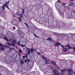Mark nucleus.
Returning a JSON list of instances; mask_svg holds the SVG:
<instances>
[{
	"label": "nucleus",
	"mask_w": 75,
	"mask_h": 75,
	"mask_svg": "<svg viewBox=\"0 0 75 75\" xmlns=\"http://www.w3.org/2000/svg\"><path fill=\"white\" fill-rule=\"evenodd\" d=\"M11 44L8 42H7V44L9 45H10V46H11L12 45V46L13 47H15V44H16V40H13V42H11Z\"/></svg>",
	"instance_id": "nucleus-1"
},
{
	"label": "nucleus",
	"mask_w": 75,
	"mask_h": 75,
	"mask_svg": "<svg viewBox=\"0 0 75 75\" xmlns=\"http://www.w3.org/2000/svg\"><path fill=\"white\" fill-rule=\"evenodd\" d=\"M53 72L54 73V75H59V74L58 73V72L56 70L53 69Z\"/></svg>",
	"instance_id": "nucleus-2"
},
{
	"label": "nucleus",
	"mask_w": 75,
	"mask_h": 75,
	"mask_svg": "<svg viewBox=\"0 0 75 75\" xmlns=\"http://www.w3.org/2000/svg\"><path fill=\"white\" fill-rule=\"evenodd\" d=\"M4 40H5L6 41H11V40H12V39L11 38L9 39H7V38H6V36H5L4 38Z\"/></svg>",
	"instance_id": "nucleus-3"
},
{
	"label": "nucleus",
	"mask_w": 75,
	"mask_h": 75,
	"mask_svg": "<svg viewBox=\"0 0 75 75\" xmlns=\"http://www.w3.org/2000/svg\"><path fill=\"white\" fill-rule=\"evenodd\" d=\"M51 63L52 64L54 65L55 67V66H57V64H56V62H55L54 61H52Z\"/></svg>",
	"instance_id": "nucleus-4"
},
{
	"label": "nucleus",
	"mask_w": 75,
	"mask_h": 75,
	"mask_svg": "<svg viewBox=\"0 0 75 75\" xmlns=\"http://www.w3.org/2000/svg\"><path fill=\"white\" fill-rule=\"evenodd\" d=\"M5 48H9V49H10V50H9V52H10V51H11V50H12L11 49H10V47H9V46L8 45H5Z\"/></svg>",
	"instance_id": "nucleus-5"
},
{
	"label": "nucleus",
	"mask_w": 75,
	"mask_h": 75,
	"mask_svg": "<svg viewBox=\"0 0 75 75\" xmlns=\"http://www.w3.org/2000/svg\"><path fill=\"white\" fill-rule=\"evenodd\" d=\"M74 5V3L73 2H71L69 4L70 6H72Z\"/></svg>",
	"instance_id": "nucleus-6"
},
{
	"label": "nucleus",
	"mask_w": 75,
	"mask_h": 75,
	"mask_svg": "<svg viewBox=\"0 0 75 75\" xmlns=\"http://www.w3.org/2000/svg\"><path fill=\"white\" fill-rule=\"evenodd\" d=\"M60 44H60V43L57 42L55 44V46H59V45H60Z\"/></svg>",
	"instance_id": "nucleus-7"
},
{
	"label": "nucleus",
	"mask_w": 75,
	"mask_h": 75,
	"mask_svg": "<svg viewBox=\"0 0 75 75\" xmlns=\"http://www.w3.org/2000/svg\"><path fill=\"white\" fill-rule=\"evenodd\" d=\"M67 71L71 72H73V71H72V69L71 68L68 69H67Z\"/></svg>",
	"instance_id": "nucleus-8"
},
{
	"label": "nucleus",
	"mask_w": 75,
	"mask_h": 75,
	"mask_svg": "<svg viewBox=\"0 0 75 75\" xmlns=\"http://www.w3.org/2000/svg\"><path fill=\"white\" fill-rule=\"evenodd\" d=\"M65 47H68L69 49H73V48L72 47H71V46L69 45H68L67 46H66Z\"/></svg>",
	"instance_id": "nucleus-9"
},
{
	"label": "nucleus",
	"mask_w": 75,
	"mask_h": 75,
	"mask_svg": "<svg viewBox=\"0 0 75 75\" xmlns=\"http://www.w3.org/2000/svg\"><path fill=\"white\" fill-rule=\"evenodd\" d=\"M27 49L28 50V53L29 54V55H30V52H31L30 51V49L29 48H28Z\"/></svg>",
	"instance_id": "nucleus-10"
},
{
	"label": "nucleus",
	"mask_w": 75,
	"mask_h": 75,
	"mask_svg": "<svg viewBox=\"0 0 75 75\" xmlns=\"http://www.w3.org/2000/svg\"><path fill=\"white\" fill-rule=\"evenodd\" d=\"M61 71L62 72H65V71H67V69H64L61 70Z\"/></svg>",
	"instance_id": "nucleus-11"
},
{
	"label": "nucleus",
	"mask_w": 75,
	"mask_h": 75,
	"mask_svg": "<svg viewBox=\"0 0 75 75\" xmlns=\"http://www.w3.org/2000/svg\"><path fill=\"white\" fill-rule=\"evenodd\" d=\"M63 51L64 52H67L68 51V49L67 48H65L64 49Z\"/></svg>",
	"instance_id": "nucleus-12"
},
{
	"label": "nucleus",
	"mask_w": 75,
	"mask_h": 75,
	"mask_svg": "<svg viewBox=\"0 0 75 75\" xmlns=\"http://www.w3.org/2000/svg\"><path fill=\"white\" fill-rule=\"evenodd\" d=\"M55 66V69L56 70H57V71H59V67H58V66Z\"/></svg>",
	"instance_id": "nucleus-13"
},
{
	"label": "nucleus",
	"mask_w": 75,
	"mask_h": 75,
	"mask_svg": "<svg viewBox=\"0 0 75 75\" xmlns=\"http://www.w3.org/2000/svg\"><path fill=\"white\" fill-rule=\"evenodd\" d=\"M4 35L2 34V33L0 34V38H2V37Z\"/></svg>",
	"instance_id": "nucleus-14"
},
{
	"label": "nucleus",
	"mask_w": 75,
	"mask_h": 75,
	"mask_svg": "<svg viewBox=\"0 0 75 75\" xmlns=\"http://www.w3.org/2000/svg\"><path fill=\"white\" fill-rule=\"evenodd\" d=\"M19 53H22L23 51H22L21 50L19 49Z\"/></svg>",
	"instance_id": "nucleus-15"
},
{
	"label": "nucleus",
	"mask_w": 75,
	"mask_h": 75,
	"mask_svg": "<svg viewBox=\"0 0 75 75\" xmlns=\"http://www.w3.org/2000/svg\"><path fill=\"white\" fill-rule=\"evenodd\" d=\"M67 75H72V74H71V73L68 72L67 73Z\"/></svg>",
	"instance_id": "nucleus-16"
},
{
	"label": "nucleus",
	"mask_w": 75,
	"mask_h": 75,
	"mask_svg": "<svg viewBox=\"0 0 75 75\" xmlns=\"http://www.w3.org/2000/svg\"><path fill=\"white\" fill-rule=\"evenodd\" d=\"M67 75H72V74H71V73L68 72L67 73Z\"/></svg>",
	"instance_id": "nucleus-17"
},
{
	"label": "nucleus",
	"mask_w": 75,
	"mask_h": 75,
	"mask_svg": "<svg viewBox=\"0 0 75 75\" xmlns=\"http://www.w3.org/2000/svg\"><path fill=\"white\" fill-rule=\"evenodd\" d=\"M5 6L4 5H3V6L2 7V8L3 10H5V7H4Z\"/></svg>",
	"instance_id": "nucleus-18"
},
{
	"label": "nucleus",
	"mask_w": 75,
	"mask_h": 75,
	"mask_svg": "<svg viewBox=\"0 0 75 75\" xmlns=\"http://www.w3.org/2000/svg\"><path fill=\"white\" fill-rule=\"evenodd\" d=\"M58 2L59 3H60V4L61 3V2L60 1V0H59L57 1L56 2L55 4H57V3H58Z\"/></svg>",
	"instance_id": "nucleus-19"
},
{
	"label": "nucleus",
	"mask_w": 75,
	"mask_h": 75,
	"mask_svg": "<svg viewBox=\"0 0 75 75\" xmlns=\"http://www.w3.org/2000/svg\"><path fill=\"white\" fill-rule=\"evenodd\" d=\"M0 50H2V51H3L4 50V48L3 47H0Z\"/></svg>",
	"instance_id": "nucleus-20"
},
{
	"label": "nucleus",
	"mask_w": 75,
	"mask_h": 75,
	"mask_svg": "<svg viewBox=\"0 0 75 75\" xmlns=\"http://www.w3.org/2000/svg\"><path fill=\"white\" fill-rule=\"evenodd\" d=\"M59 13H60V14H62V13H64V12L63 11H59Z\"/></svg>",
	"instance_id": "nucleus-21"
},
{
	"label": "nucleus",
	"mask_w": 75,
	"mask_h": 75,
	"mask_svg": "<svg viewBox=\"0 0 75 75\" xmlns=\"http://www.w3.org/2000/svg\"><path fill=\"white\" fill-rule=\"evenodd\" d=\"M21 64H24V62L22 61V60H21Z\"/></svg>",
	"instance_id": "nucleus-22"
},
{
	"label": "nucleus",
	"mask_w": 75,
	"mask_h": 75,
	"mask_svg": "<svg viewBox=\"0 0 75 75\" xmlns=\"http://www.w3.org/2000/svg\"><path fill=\"white\" fill-rule=\"evenodd\" d=\"M26 56H23V58H26V57H27V56H28V54H26Z\"/></svg>",
	"instance_id": "nucleus-23"
},
{
	"label": "nucleus",
	"mask_w": 75,
	"mask_h": 75,
	"mask_svg": "<svg viewBox=\"0 0 75 75\" xmlns=\"http://www.w3.org/2000/svg\"><path fill=\"white\" fill-rule=\"evenodd\" d=\"M18 15H19V13L18 12H17L16 13V16H18Z\"/></svg>",
	"instance_id": "nucleus-24"
},
{
	"label": "nucleus",
	"mask_w": 75,
	"mask_h": 75,
	"mask_svg": "<svg viewBox=\"0 0 75 75\" xmlns=\"http://www.w3.org/2000/svg\"><path fill=\"white\" fill-rule=\"evenodd\" d=\"M20 17L21 18H23V16L22 14H20Z\"/></svg>",
	"instance_id": "nucleus-25"
},
{
	"label": "nucleus",
	"mask_w": 75,
	"mask_h": 75,
	"mask_svg": "<svg viewBox=\"0 0 75 75\" xmlns=\"http://www.w3.org/2000/svg\"><path fill=\"white\" fill-rule=\"evenodd\" d=\"M45 62L46 63V64H49V62H48V61L47 60L45 61Z\"/></svg>",
	"instance_id": "nucleus-26"
},
{
	"label": "nucleus",
	"mask_w": 75,
	"mask_h": 75,
	"mask_svg": "<svg viewBox=\"0 0 75 75\" xmlns=\"http://www.w3.org/2000/svg\"><path fill=\"white\" fill-rule=\"evenodd\" d=\"M24 9H23L22 10V14H24Z\"/></svg>",
	"instance_id": "nucleus-27"
},
{
	"label": "nucleus",
	"mask_w": 75,
	"mask_h": 75,
	"mask_svg": "<svg viewBox=\"0 0 75 75\" xmlns=\"http://www.w3.org/2000/svg\"><path fill=\"white\" fill-rule=\"evenodd\" d=\"M18 45H19V46H20V41L18 43Z\"/></svg>",
	"instance_id": "nucleus-28"
},
{
	"label": "nucleus",
	"mask_w": 75,
	"mask_h": 75,
	"mask_svg": "<svg viewBox=\"0 0 75 75\" xmlns=\"http://www.w3.org/2000/svg\"><path fill=\"white\" fill-rule=\"evenodd\" d=\"M7 3V4H9V1L8 2H6V3L4 4V6H6V4Z\"/></svg>",
	"instance_id": "nucleus-29"
},
{
	"label": "nucleus",
	"mask_w": 75,
	"mask_h": 75,
	"mask_svg": "<svg viewBox=\"0 0 75 75\" xmlns=\"http://www.w3.org/2000/svg\"><path fill=\"white\" fill-rule=\"evenodd\" d=\"M25 24L27 26V27H28V24L26 23H25Z\"/></svg>",
	"instance_id": "nucleus-30"
},
{
	"label": "nucleus",
	"mask_w": 75,
	"mask_h": 75,
	"mask_svg": "<svg viewBox=\"0 0 75 75\" xmlns=\"http://www.w3.org/2000/svg\"><path fill=\"white\" fill-rule=\"evenodd\" d=\"M60 75H64V74L62 73H60L59 74Z\"/></svg>",
	"instance_id": "nucleus-31"
},
{
	"label": "nucleus",
	"mask_w": 75,
	"mask_h": 75,
	"mask_svg": "<svg viewBox=\"0 0 75 75\" xmlns=\"http://www.w3.org/2000/svg\"><path fill=\"white\" fill-rule=\"evenodd\" d=\"M30 51L32 52H33L34 51V50L33 49H30Z\"/></svg>",
	"instance_id": "nucleus-32"
},
{
	"label": "nucleus",
	"mask_w": 75,
	"mask_h": 75,
	"mask_svg": "<svg viewBox=\"0 0 75 75\" xmlns=\"http://www.w3.org/2000/svg\"><path fill=\"white\" fill-rule=\"evenodd\" d=\"M52 39L51 38H48L47 39V40H52Z\"/></svg>",
	"instance_id": "nucleus-33"
},
{
	"label": "nucleus",
	"mask_w": 75,
	"mask_h": 75,
	"mask_svg": "<svg viewBox=\"0 0 75 75\" xmlns=\"http://www.w3.org/2000/svg\"><path fill=\"white\" fill-rule=\"evenodd\" d=\"M6 8H8V9H9V8H8V5H6Z\"/></svg>",
	"instance_id": "nucleus-34"
},
{
	"label": "nucleus",
	"mask_w": 75,
	"mask_h": 75,
	"mask_svg": "<svg viewBox=\"0 0 75 75\" xmlns=\"http://www.w3.org/2000/svg\"><path fill=\"white\" fill-rule=\"evenodd\" d=\"M42 58H43V59H47L45 58V57L43 56H42Z\"/></svg>",
	"instance_id": "nucleus-35"
},
{
	"label": "nucleus",
	"mask_w": 75,
	"mask_h": 75,
	"mask_svg": "<svg viewBox=\"0 0 75 75\" xmlns=\"http://www.w3.org/2000/svg\"><path fill=\"white\" fill-rule=\"evenodd\" d=\"M18 18H19V20H20V21L21 22V18H20V17H18Z\"/></svg>",
	"instance_id": "nucleus-36"
},
{
	"label": "nucleus",
	"mask_w": 75,
	"mask_h": 75,
	"mask_svg": "<svg viewBox=\"0 0 75 75\" xmlns=\"http://www.w3.org/2000/svg\"><path fill=\"white\" fill-rule=\"evenodd\" d=\"M61 46L62 48L63 49H64V48L65 47L63 45H61Z\"/></svg>",
	"instance_id": "nucleus-37"
},
{
	"label": "nucleus",
	"mask_w": 75,
	"mask_h": 75,
	"mask_svg": "<svg viewBox=\"0 0 75 75\" xmlns=\"http://www.w3.org/2000/svg\"><path fill=\"white\" fill-rule=\"evenodd\" d=\"M34 34L35 37H38V38H39V37L37 36V35H35V34Z\"/></svg>",
	"instance_id": "nucleus-38"
},
{
	"label": "nucleus",
	"mask_w": 75,
	"mask_h": 75,
	"mask_svg": "<svg viewBox=\"0 0 75 75\" xmlns=\"http://www.w3.org/2000/svg\"><path fill=\"white\" fill-rule=\"evenodd\" d=\"M21 47H25V45H21Z\"/></svg>",
	"instance_id": "nucleus-39"
},
{
	"label": "nucleus",
	"mask_w": 75,
	"mask_h": 75,
	"mask_svg": "<svg viewBox=\"0 0 75 75\" xmlns=\"http://www.w3.org/2000/svg\"><path fill=\"white\" fill-rule=\"evenodd\" d=\"M3 44H1V43H0V46L3 47Z\"/></svg>",
	"instance_id": "nucleus-40"
},
{
	"label": "nucleus",
	"mask_w": 75,
	"mask_h": 75,
	"mask_svg": "<svg viewBox=\"0 0 75 75\" xmlns=\"http://www.w3.org/2000/svg\"><path fill=\"white\" fill-rule=\"evenodd\" d=\"M62 4V5H63L64 6H65V5H66V4L65 3H63Z\"/></svg>",
	"instance_id": "nucleus-41"
},
{
	"label": "nucleus",
	"mask_w": 75,
	"mask_h": 75,
	"mask_svg": "<svg viewBox=\"0 0 75 75\" xmlns=\"http://www.w3.org/2000/svg\"><path fill=\"white\" fill-rule=\"evenodd\" d=\"M74 1V0H70V2H72V1Z\"/></svg>",
	"instance_id": "nucleus-42"
},
{
	"label": "nucleus",
	"mask_w": 75,
	"mask_h": 75,
	"mask_svg": "<svg viewBox=\"0 0 75 75\" xmlns=\"http://www.w3.org/2000/svg\"><path fill=\"white\" fill-rule=\"evenodd\" d=\"M73 13H75V10H73Z\"/></svg>",
	"instance_id": "nucleus-43"
},
{
	"label": "nucleus",
	"mask_w": 75,
	"mask_h": 75,
	"mask_svg": "<svg viewBox=\"0 0 75 75\" xmlns=\"http://www.w3.org/2000/svg\"><path fill=\"white\" fill-rule=\"evenodd\" d=\"M24 61L25 62H27L26 59H25L24 60Z\"/></svg>",
	"instance_id": "nucleus-44"
},
{
	"label": "nucleus",
	"mask_w": 75,
	"mask_h": 75,
	"mask_svg": "<svg viewBox=\"0 0 75 75\" xmlns=\"http://www.w3.org/2000/svg\"><path fill=\"white\" fill-rule=\"evenodd\" d=\"M13 29L14 30H15L16 29V27H14Z\"/></svg>",
	"instance_id": "nucleus-45"
},
{
	"label": "nucleus",
	"mask_w": 75,
	"mask_h": 75,
	"mask_svg": "<svg viewBox=\"0 0 75 75\" xmlns=\"http://www.w3.org/2000/svg\"><path fill=\"white\" fill-rule=\"evenodd\" d=\"M38 54H39V55H40V53H38Z\"/></svg>",
	"instance_id": "nucleus-46"
},
{
	"label": "nucleus",
	"mask_w": 75,
	"mask_h": 75,
	"mask_svg": "<svg viewBox=\"0 0 75 75\" xmlns=\"http://www.w3.org/2000/svg\"><path fill=\"white\" fill-rule=\"evenodd\" d=\"M12 48V49H13V50H14V48Z\"/></svg>",
	"instance_id": "nucleus-47"
},
{
	"label": "nucleus",
	"mask_w": 75,
	"mask_h": 75,
	"mask_svg": "<svg viewBox=\"0 0 75 75\" xmlns=\"http://www.w3.org/2000/svg\"><path fill=\"white\" fill-rule=\"evenodd\" d=\"M24 58L23 59V60H24Z\"/></svg>",
	"instance_id": "nucleus-48"
},
{
	"label": "nucleus",
	"mask_w": 75,
	"mask_h": 75,
	"mask_svg": "<svg viewBox=\"0 0 75 75\" xmlns=\"http://www.w3.org/2000/svg\"><path fill=\"white\" fill-rule=\"evenodd\" d=\"M74 74H75V72H74Z\"/></svg>",
	"instance_id": "nucleus-49"
},
{
	"label": "nucleus",
	"mask_w": 75,
	"mask_h": 75,
	"mask_svg": "<svg viewBox=\"0 0 75 75\" xmlns=\"http://www.w3.org/2000/svg\"><path fill=\"white\" fill-rule=\"evenodd\" d=\"M29 61H30V60H29V61H28V62H29Z\"/></svg>",
	"instance_id": "nucleus-50"
},
{
	"label": "nucleus",
	"mask_w": 75,
	"mask_h": 75,
	"mask_svg": "<svg viewBox=\"0 0 75 75\" xmlns=\"http://www.w3.org/2000/svg\"><path fill=\"white\" fill-rule=\"evenodd\" d=\"M0 75H2L1 74H0Z\"/></svg>",
	"instance_id": "nucleus-51"
},
{
	"label": "nucleus",
	"mask_w": 75,
	"mask_h": 75,
	"mask_svg": "<svg viewBox=\"0 0 75 75\" xmlns=\"http://www.w3.org/2000/svg\"><path fill=\"white\" fill-rule=\"evenodd\" d=\"M63 17L64 16L63 15Z\"/></svg>",
	"instance_id": "nucleus-52"
},
{
	"label": "nucleus",
	"mask_w": 75,
	"mask_h": 75,
	"mask_svg": "<svg viewBox=\"0 0 75 75\" xmlns=\"http://www.w3.org/2000/svg\"><path fill=\"white\" fill-rule=\"evenodd\" d=\"M13 17H14V16H13Z\"/></svg>",
	"instance_id": "nucleus-53"
}]
</instances>
